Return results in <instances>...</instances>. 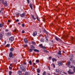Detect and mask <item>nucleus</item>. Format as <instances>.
I'll return each mask as SVG.
<instances>
[{
	"mask_svg": "<svg viewBox=\"0 0 75 75\" xmlns=\"http://www.w3.org/2000/svg\"><path fill=\"white\" fill-rule=\"evenodd\" d=\"M73 68V70L74 72H71V70H69L68 71V72L69 74H70L71 75H72V74H74V73L75 72V67H74L73 66H71L70 68Z\"/></svg>",
	"mask_w": 75,
	"mask_h": 75,
	"instance_id": "f257e3e1",
	"label": "nucleus"
},
{
	"mask_svg": "<svg viewBox=\"0 0 75 75\" xmlns=\"http://www.w3.org/2000/svg\"><path fill=\"white\" fill-rule=\"evenodd\" d=\"M1 1L2 3L5 6H6L7 7V1H5V2H4V0H1Z\"/></svg>",
	"mask_w": 75,
	"mask_h": 75,
	"instance_id": "f03ea898",
	"label": "nucleus"
},
{
	"mask_svg": "<svg viewBox=\"0 0 75 75\" xmlns=\"http://www.w3.org/2000/svg\"><path fill=\"white\" fill-rule=\"evenodd\" d=\"M9 57H10V58H14V55H13V53L12 52H10V53Z\"/></svg>",
	"mask_w": 75,
	"mask_h": 75,
	"instance_id": "7ed1b4c3",
	"label": "nucleus"
},
{
	"mask_svg": "<svg viewBox=\"0 0 75 75\" xmlns=\"http://www.w3.org/2000/svg\"><path fill=\"white\" fill-rule=\"evenodd\" d=\"M9 40L10 41H13V40H14V38L13 37H11L9 38Z\"/></svg>",
	"mask_w": 75,
	"mask_h": 75,
	"instance_id": "20e7f679",
	"label": "nucleus"
},
{
	"mask_svg": "<svg viewBox=\"0 0 75 75\" xmlns=\"http://www.w3.org/2000/svg\"><path fill=\"white\" fill-rule=\"evenodd\" d=\"M71 64V62L69 61H68L67 62V65L68 66V67L69 68H71V66L70 65V64Z\"/></svg>",
	"mask_w": 75,
	"mask_h": 75,
	"instance_id": "39448f33",
	"label": "nucleus"
},
{
	"mask_svg": "<svg viewBox=\"0 0 75 75\" xmlns=\"http://www.w3.org/2000/svg\"><path fill=\"white\" fill-rule=\"evenodd\" d=\"M37 35V32L35 31L33 32V35L34 37H35V36H36V35Z\"/></svg>",
	"mask_w": 75,
	"mask_h": 75,
	"instance_id": "423d86ee",
	"label": "nucleus"
},
{
	"mask_svg": "<svg viewBox=\"0 0 75 75\" xmlns=\"http://www.w3.org/2000/svg\"><path fill=\"white\" fill-rule=\"evenodd\" d=\"M20 16L21 17H24L25 16V13H23L22 14L20 15Z\"/></svg>",
	"mask_w": 75,
	"mask_h": 75,
	"instance_id": "0eeeda50",
	"label": "nucleus"
},
{
	"mask_svg": "<svg viewBox=\"0 0 75 75\" xmlns=\"http://www.w3.org/2000/svg\"><path fill=\"white\" fill-rule=\"evenodd\" d=\"M55 40H57V41H59L60 42H62V40H61L60 39H59V38L55 37Z\"/></svg>",
	"mask_w": 75,
	"mask_h": 75,
	"instance_id": "6e6552de",
	"label": "nucleus"
},
{
	"mask_svg": "<svg viewBox=\"0 0 75 75\" xmlns=\"http://www.w3.org/2000/svg\"><path fill=\"white\" fill-rule=\"evenodd\" d=\"M58 65L59 66H62V62H58Z\"/></svg>",
	"mask_w": 75,
	"mask_h": 75,
	"instance_id": "1a4fd4ad",
	"label": "nucleus"
},
{
	"mask_svg": "<svg viewBox=\"0 0 75 75\" xmlns=\"http://www.w3.org/2000/svg\"><path fill=\"white\" fill-rule=\"evenodd\" d=\"M24 41L25 42V44H27V43H28V41L27 40V39L25 38L24 39Z\"/></svg>",
	"mask_w": 75,
	"mask_h": 75,
	"instance_id": "9d476101",
	"label": "nucleus"
},
{
	"mask_svg": "<svg viewBox=\"0 0 75 75\" xmlns=\"http://www.w3.org/2000/svg\"><path fill=\"white\" fill-rule=\"evenodd\" d=\"M18 74L19 75H22V71H19L18 72Z\"/></svg>",
	"mask_w": 75,
	"mask_h": 75,
	"instance_id": "9b49d317",
	"label": "nucleus"
},
{
	"mask_svg": "<svg viewBox=\"0 0 75 75\" xmlns=\"http://www.w3.org/2000/svg\"><path fill=\"white\" fill-rule=\"evenodd\" d=\"M61 52V51L59 50V52H57V54H58V55H62Z\"/></svg>",
	"mask_w": 75,
	"mask_h": 75,
	"instance_id": "f8f14e48",
	"label": "nucleus"
},
{
	"mask_svg": "<svg viewBox=\"0 0 75 75\" xmlns=\"http://www.w3.org/2000/svg\"><path fill=\"white\" fill-rule=\"evenodd\" d=\"M3 36V34H0V39H1L2 38Z\"/></svg>",
	"mask_w": 75,
	"mask_h": 75,
	"instance_id": "ddd939ff",
	"label": "nucleus"
},
{
	"mask_svg": "<svg viewBox=\"0 0 75 75\" xmlns=\"http://www.w3.org/2000/svg\"><path fill=\"white\" fill-rule=\"evenodd\" d=\"M29 6L30 8L32 10H33V5L30 4V5H29Z\"/></svg>",
	"mask_w": 75,
	"mask_h": 75,
	"instance_id": "4468645a",
	"label": "nucleus"
},
{
	"mask_svg": "<svg viewBox=\"0 0 75 75\" xmlns=\"http://www.w3.org/2000/svg\"><path fill=\"white\" fill-rule=\"evenodd\" d=\"M7 35L8 36H10V35H11V33L10 32L8 33H7Z\"/></svg>",
	"mask_w": 75,
	"mask_h": 75,
	"instance_id": "2eb2a0df",
	"label": "nucleus"
},
{
	"mask_svg": "<svg viewBox=\"0 0 75 75\" xmlns=\"http://www.w3.org/2000/svg\"><path fill=\"white\" fill-rule=\"evenodd\" d=\"M52 61L53 62H54V61H57V59H55V58H53L52 59Z\"/></svg>",
	"mask_w": 75,
	"mask_h": 75,
	"instance_id": "dca6fc26",
	"label": "nucleus"
},
{
	"mask_svg": "<svg viewBox=\"0 0 75 75\" xmlns=\"http://www.w3.org/2000/svg\"><path fill=\"white\" fill-rule=\"evenodd\" d=\"M4 26V24L3 23H0V27H2Z\"/></svg>",
	"mask_w": 75,
	"mask_h": 75,
	"instance_id": "f3484780",
	"label": "nucleus"
},
{
	"mask_svg": "<svg viewBox=\"0 0 75 75\" xmlns=\"http://www.w3.org/2000/svg\"><path fill=\"white\" fill-rule=\"evenodd\" d=\"M23 66L22 65H21V66H20V69L22 70V69H23Z\"/></svg>",
	"mask_w": 75,
	"mask_h": 75,
	"instance_id": "a211bd4d",
	"label": "nucleus"
},
{
	"mask_svg": "<svg viewBox=\"0 0 75 75\" xmlns=\"http://www.w3.org/2000/svg\"><path fill=\"white\" fill-rule=\"evenodd\" d=\"M40 41L41 42H44V39L43 38H41L40 39Z\"/></svg>",
	"mask_w": 75,
	"mask_h": 75,
	"instance_id": "6ab92c4d",
	"label": "nucleus"
},
{
	"mask_svg": "<svg viewBox=\"0 0 75 75\" xmlns=\"http://www.w3.org/2000/svg\"><path fill=\"white\" fill-rule=\"evenodd\" d=\"M33 50L35 52H39V50L37 49H34Z\"/></svg>",
	"mask_w": 75,
	"mask_h": 75,
	"instance_id": "aec40b11",
	"label": "nucleus"
},
{
	"mask_svg": "<svg viewBox=\"0 0 75 75\" xmlns=\"http://www.w3.org/2000/svg\"><path fill=\"white\" fill-rule=\"evenodd\" d=\"M32 17V18L33 20H35L36 18H34V15H31Z\"/></svg>",
	"mask_w": 75,
	"mask_h": 75,
	"instance_id": "412c9836",
	"label": "nucleus"
},
{
	"mask_svg": "<svg viewBox=\"0 0 75 75\" xmlns=\"http://www.w3.org/2000/svg\"><path fill=\"white\" fill-rule=\"evenodd\" d=\"M13 32H16V33H18V31L17 30V29H15L14 30H13Z\"/></svg>",
	"mask_w": 75,
	"mask_h": 75,
	"instance_id": "4be33fe9",
	"label": "nucleus"
},
{
	"mask_svg": "<svg viewBox=\"0 0 75 75\" xmlns=\"http://www.w3.org/2000/svg\"><path fill=\"white\" fill-rule=\"evenodd\" d=\"M14 50V48H11L10 49V51H13V50Z\"/></svg>",
	"mask_w": 75,
	"mask_h": 75,
	"instance_id": "5701e85b",
	"label": "nucleus"
},
{
	"mask_svg": "<svg viewBox=\"0 0 75 75\" xmlns=\"http://www.w3.org/2000/svg\"><path fill=\"white\" fill-rule=\"evenodd\" d=\"M23 47H24L25 48V47H27L28 46V45L27 44L24 45H23Z\"/></svg>",
	"mask_w": 75,
	"mask_h": 75,
	"instance_id": "b1692460",
	"label": "nucleus"
},
{
	"mask_svg": "<svg viewBox=\"0 0 75 75\" xmlns=\"http://www.w3.org/2000/svg\"><path fill=\"white\" fill-rule=\"evenodd\" d=\"M51 66L53 67V68H55V64H51Z\"/></svg>",
	"mask_w": 75,
	"mask_h": 75,
	"instance_id": "393cba45",
	"label": "nucleus"
},
{
	"mask_svg": "<svg viewBox=\"0 0 75 75\" xmlns=\"http://www.w3.org/2000/svg\"><path fill=\"white\" fill-rule=\"evenodd\" d=\"M37 72L38 73H40V69H37Z\"/></svg>",
	"mask_w": 75,
	"mask_h": 75,
	"instance_id": "a878e982",
	"label": "nucleus"
},
{
	"mask_svg": "<svg viewBox=\"0 0 75 75\" xmlns=\"http://www.w3.org/2000/svg\"><path fill=\"white\" fill-rule=\"evenodd\" d=\"M68 38V36L67 37L65 36H63V38H64V39H65V38Z\"/></svg>",
	"mask_w": 75,
	"mask_h": 75,
	"instance_id": "bb28decb",
	"label": "nucleus"
},
{
	"mask_svg": "<svg viewBox=\"0 0 75 75\" xmlns=\"http://www.w3.org/2000/svg\"><path fill=\"white\" fill-rule=\"evenodd\" d=\"M28 62L30 65H31L32 64V62L31 60L29 61Z\"/></svg>",
	"mask_w": 75,
	"mask_h": 75,
	"instance_id": "cd10ccee",
	"label": "nucleus"
},
{
	"mask_svg": "<svg viewBox=\"0 0 75 75\" xmlns=\"http://www.w3.org/2000/svg\"><path fill=\"white\" fill-rule=\"evenodd\" d=\"M46 72L45 71H44L42 73V75H46Z\"/></svg>",
	"mask_w": 75,
	"mask_h": 75,
	"instance_id": "c85d7f7f",
	"label": "nucleus"
},
{
	"mask_svg": "<svg viewBox=\"0 0 75 75\" xmlns=\"http://www.w3.org/2000/svg\"><path fill=\"white\" fill-rule=\"evenodd\" d=\"M56 71L57 73H58L59 72V69H56Z\"/></svg>",
	"mask_w": 75,
	"mask_h": 75,
	"instance_id": "c756f323",
	"label": "nucleus"
},
{
	"mask_svg": "<svg viewBox=\"0 0 75 75\" xmlns=\"http://www.w3.org/2000/svg\"><path fill=\"white\" fill-rule=\"evenodd\" d=\"M30 47L31 48H35V47H34V46H33V45H31Z\"/></svg>",
	"mask_w": 75,
	"mask_h": 75,
	"instance_id": "7c9ffc66",
	"label": "nucleus"
},
{
	"mask_svg": "<svg viewBox=\"0 0 75 75\" xmlns=\"http://www.w3.org/2000/svg\"><path fill=\"white\" fill-rule=\"evenodd\" d=\"M44 52H46V53H49V52L47 50H44Z\"/></svg>",
	"mask_w": 75,
	"mask_h": 75,
	"instance_id": "2f4dec72",
	"label": "nucleus"
},
{
	"mask_svg": "<svg viewBox=\"0 0 75 75\" xmlns=\"http://www.w3.org/2000/svg\"><path fill=\"white\" fill-rule=\"evenodd\" d=\"M32 44H33V45H35L36 44V43H35V42L33 41L32 42Z\"/></svg>",
	"mask_w": 75,
	"mask_h": 75,
	"instance_id": "473e14b6",
	"label": "nucleus"
},
{
	"mask_svg": "<svg viewBox=\"0 0 75 75\" xmlns=\"http://www.w3.org/2000/svg\"><path fill=\"white\" fill-rule=\"evenodd\" d=\"M44 32L46 33V34H47V35H48V32H47V31H46V30H45L44 31Z\"/></svg>",
	"mask_w": 75,
	"mask_h": 75,
	"instance_id": "72a5a7b5",
	"label": "nucleus"
},
{
	"mask_svg": "<svg viewBox=\"0 0 75 75\" xmlns=\"http://www.w3.org/2000/svg\"><path fill=\"white\" fill-rule=\"evenodd\" d=\"M39 47H40V48H42V44L39 45Z\"/></svg>",
	"mask_w": 75,
	"mask_h": 75,
	"instance_id": "f704fd0d",
	"label": "nucleus"
},
{
	"mask_svg": "<svg viewBox=\"0 0 75 75\" xmlns=\"http://www.w3.org/2000/svg\"><path fill=\"white\" fill-rule=\"evenodd\" d=\"M74 38H75L74 37H72L71 38V42H72V41H73V40H74Z\"/></svg>",
	"mask_w": 75,
	"mask_h": 75,
	"instance_id": "c9c22d12",
	"label": "nucleus"
},
{
	"mask_svg": "<svg viewBox=\"0 0 75 75\" xmlns=\"http://www.w3.org/2000/svg\"><path fill=\"white\" fill-rule=\"evenodd\" d=\"M36 62L37 63H39V62H40V61L38 60H37L36 61Z\"/></svg>",
	"mask_w": 75,
	"mask_h": 75,
	"instance_id": "e433bc0d",
	"label": "nucleus"
},
{
	"mask_svg": "<svg viewBox=\"0 0 75 75\" xmlns=\"http://www.w3.org/2000/svg\"><path fill=\"white\" fill-rule=\"evenodd\" d=\"M33 51V49H29V52H31Z\"/></svg>",
	"mask_w": 75,
	"mask_h": 75,
	"instance_id": "4c0bfd02",
	"label": "nucleus"
},
{
	"mask_svg": "<svg viewBox=\"0 0 75 75\" xmlns=\"http://www.w3.org/2000/svg\"><path fill=\"white\" fill-rule=\"evenodd\" d=\"M69 57H73V54H70V55H69Z\"/></svg>",
	"mask_w": 75,
	"mask_h": 75,
	"instance_id": "58836bf2",
	"label": "nucleus"
},
{
	"mask_svg": "<svg viewBox=\"0 0 75 75\" xmlns=\"http://www.w3.org/2000/svg\"><path fill=\"white\" fill-rule=\"evenodd\" d=\"M28 72H26L25 73V74H24V75H28Z\"/></svg>",
	"mask_w": 75,
	"mask_h": 75,
	"instance_id": "ea45409f",
	"label": "nucleus"
},
{
	"mask_svg": "<svg viewBox=\"0 0 75 75\" xmlns=\"http://www.w3.org/2000/svg\"><path fill=\"white\" fill-rule=\"evenodd\" d=\"M6 47H10V45H9V44H7L6 45Z\"/></svg>",
	"mask_w": 75,
	"mask_h": 75,
	"instance_id": "a19ab883",
	"label": "nucleus"
},
{
	"mask_svg": "<svg viewBox=\"0 0 75 75\" xmlns=\"http://www.w3.org/2000/svg\"><path fill=\"white\" fill-rule=\"evenodd\" d=\"M36 18L37 19V20H38V21H39V19H38V16H37Z\"/></svg>",
	"mask_w": 75,
	"mask_h": 75,
	"instance_id": "79ce46f5",
	"label": "nucleus"
},
{
	"mask_svg": "<svg viewBox=\"0 0 75 75\" xmlns=\"http://www.w3.org/2000/svg\"><path fill=\"white\" fill-rule=\"evenodd\" d=\"M9 75H11V74H12V72L9 71Z\"/></svg>",
	"mask_w": 75,
	"mask_h": 75,
	"instance_id": "37998d69",
	"label": "nucleus"
},
{
	"mask_svg": "<svg viewBox=\"0 0 75 75\" xmlns=\"http://www.w3.org/2000/svg\"><path fill=\"white\" fill-rule=\"evenodd\" d=\"M42 48L43 49H45V46H42Z\"/></svg>",
	"mask_w": 75,
	"mask_h": 75,
	"instance_id": "c03bdc74",
	"label": "nucleus"
},
{
	"mask_svg": "<svg viewBox=\"0 0 75 75\" xmlns=\"http://www.w3.org/2000/svg\"><path fill=\"white\" fill-rule=\"evenodd\" d=\"M22 71H23V72H24V71H25V69H22Z\"/></svg>",
	"mask_w": 75,
	"mask_h": 75,
	"instance_id": "a18cd8bd",
	"label": "nucleus"
},
{
	"mask_svg": "<svg viewBox=\"0 0 75 75\" xmlns=\"http://www.w3.org/2000/svg\"><path fill=\"white\" fill-rule=\"evenodd\" d=\"M4 10V9L3 8H2L1 10L0 11V13H1V11H2V10Z\"/></svg>",
	"mask_w": 75,
	"mask_h": 75,
	"instance_id": "49530a36",
	"label": "nucleus"
},
{
	"mask_svg": "<svg viewBox=\"0 0 75 75\" xmlns=\"http://www.w3.org/2000/svg\"><path fill=\"white\" fill-rule=\"evenodd\" d=\"M22 27H25V25L24 24H22Z\"/></svg>",
	"mask_w": 75,
	"mask_h": 75,
	"instance_id": "de8ad7c7",
	"label": "nucleus"
},
{
	"mask_svg": "<svg viewBox=\"0 0 75 75\" xmlns=\"http://www.w3.org/2000/svg\"><path fill=\"white\" fill-rule=\"evenodd\" d=\"M54 25L53 24V23H52L51 24V26H54Z\"/></svg>",
	"mask_w": 75,
	"mask_h": 75,
	"instance_id": "09e8293b",
	"label": "nucleus"
},
{
	"mask_svg": "<svg viewBox=\"0 0 75 75\" xmlns=\"http://www.w3.org/2000/svg\"><path fill=\"white\" fill-rule=\"evenodd\" d=\"M51 57H49V60H51Z\"/></svg>",
	"mask_w": 75,
	"mask_h": 75,
	"instance_id": "8fccbe9b",
	"label": "nucleus"
},
{
	"mask_svg": "<svg viewBox=\"0 0 75 75\" xmlns=\"http://www.w3.org/2000/svg\"><path fill=\"white\" fill-rule=\"evenodd\" d=\"M5 31L6 32H8V29H6Z\"/></svg>",
	"mask_w": 75,
	"mask_h": 75,
	"instance_id": "3c124183",
	"label": "nucleus"
},
{
	"mask_svg": "<svg viewBox=\"0 0 75 75\" xmlns=\"http://www.w3.org/2000/svg\"><path fill=\"white\" fill-rule=\"evenodd\" d=\"M23 64H24V65H26V64H27V63H26L25 62H23Z\"/></svg>",
	"mask_w": 75,
	"mask_h": 75,
	"instance_id": "603ef678",
	"label": "nucleus"
},
{
	"mask_svg": "<svg viewBox=\"0 0 75 75\" xmlns=\"http://www.w3.org/2000/svg\"><path fill=\"white\" fill-rule=\"evenodd\" d=\"M25 32L24 30H23L22 31V33L23 34V33H24Z\"/></svg>",
	"mask_w": 75,
	"mask_h": 75,
	"instance_id": "864d4df0",
	"label": "nucleus"
},
{
	"mask_svg": "<svg viewBox=\"0 0 75 75\" xmlns=\"http://www.w3.org/2000/svg\"><path fill=\"white\" fill-rule=\"evenodd\" d=\"M27 0L28 3L29 4V3H30V1H29V0Z\"/></svg>",
	"mask_w": 75,
	"mask_h": 75,
	"instance_id": "5fc2aeb1",
	"label": "nucleus"
},
{
	"mask_svg": "<svg viewBox=\"0 0 75 75\" xmlns=\"http://www.w3.org/2000/svg\"><path fill=\"white\" fill-rule=\"evenodd\" d=\"M16 21V22H18V21H19V20L18 19H17Z\"/></svg>",
	"mask_w": 75,
	"mask_h": 75,
	"instance_id": "6e6d98bb",
	"label": "nucleus"
},
{
	"mask_svg": "<svg viewBox=\"0 0 75 75\" xmlns=\"http://www.w3.org/2000/svg\"><path fill=\"white\" fill-rule=\"evenodd\" d=\"M54 74L55 75H58L57 74H56L54 72Z\"/></svg>",
	"mask_w": 75,
	"mask_h": 75,
	"instance_id": "4d7b16f0",
	"label": "nucleus"
},
{
	"mask_svg": "<svg viewBox=\"0 0 75 75\" xmlns=\"http://www.w3.org/2000/svg\"><path fill=\"white\" fill-rule=\"evenodd\" d=\"M35 63H33V66H34V65H35Z\"/></svg>",
	"mask_w": 75,
	"mask_h": 75,
	"instance_id": "13d9d810",
	"label": "nucleus"
},
{
	"mask_svg": "<svg viewBox=\"0 0 75 75\" xmlns=\"http://www.w3.org/2000/svg\"><path fill=\"white\" fill-rule=\"evenodd\" d=\"M9 68L10 69H11V67H9Z\"/></svg>",
	"mask_w": 75,
	"mask_h": 75,
	"instance_id": "bf43d9fd",
	"label": "nucleus"
},
{
	"mask_svg": "<svg viewBox=\"0 0 75 75\" xmlns=\"http://www.w3.org/2000/svg\"><path fill=\"white\" fill-rule=\"evenodd\" d=\"M46 40H47V41H48V38H46Z\"/></svg>",
	"mask_w": 75,
	"mask_h": 75,
	"instance_id": "052dcab7",
	"label": "nucleus"
},
{
	"mask_svg": "<svg viewBox=\"0 0 75 75\" xmlns=\"http://www.w3.org/2000/svg\"><path fill=\"white\" fill-rule=\"evenodd\" d=\"M43 21L44 22H45V20L44 19H43Z\"/></svg>",
	"mask_w": 75,
	"mask_h": 75,
	"instance_id": "680f3d73",
	"label": "nucleus"
},
{
	"mask_svg": "<svg viewBox=\"0 0 75 75\" xmlns=\"http://www.w3.org/2000/svg\"><path fill=\"white\" fill-rule=\"evenodd\" d=\"M12 65H13V64H10V66H11Z\"/></svg>",
	"mask_w": 75,
	"mask_h": 75,
	"instance_id": "e2e57ef3",
	"label": "nucleus"
},
{
	"mask_svg": "<svg viewBox=\"0 0 75 75\" xmlns=\"http://www.w3.org/2000/svg\"><path fill=\"white\" fill-rule=\"evenodd\" d=\"M8 22H10V20H8Z\"/></svg>",
	"mask_w": 75,
	"mask_h": 75,
	"instance_id": "0e129e2a",
	"label": "nucleus"
},
{
	"mask_svg": "<svg viewBox=\"0 0 75 75\" xmlns=\"http://www.w3.org/2000/svg\"><path fill=\"white\" fill-rule=\"evenodd\" d=\"M18 24H19V25H20V24H21L20 23H18Z\"/></svg>",
	"mask_w": 75,
	"mask_h": 75,
	"instance_id": "69168bd1",
	"label": "nucleus"
},
{
	"mask_svg": "<svg viewBox=\"0 0 75 75\" xmlns=\"http://www.w3.org/2000/svg\"><path fill=\"white\" fill-rule=\"evenodd\" d=\"M72 59L71 58L70 59V61H72Z\"/></svg>",
	"mask_w": 75,
	"mask_h": 75,
	"instance_id": "338daca9",
	"label": "nucleus"
},
{
	"mask_svg": "<svg viewBox=\"0 0 75 75\" xmlns=\"http://www.w3.org/2000/svg\"><path fill=\"white\" fill-rule=\"evenodd\" d=\"M47 75H50V73H47Z\"/></svg>",
	"mask_w": 75,
	"mask_h": 75,
	"instance_id": "774afa93",
	"label": "nucleus"
}]
</instances>
